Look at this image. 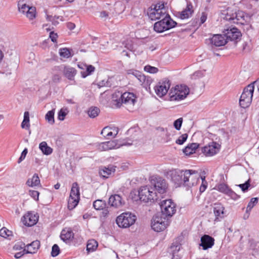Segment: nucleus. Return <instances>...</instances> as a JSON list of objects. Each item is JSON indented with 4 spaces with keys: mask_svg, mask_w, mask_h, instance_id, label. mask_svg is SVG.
<instances>
[{
    "mask_svg": "<svg viewBox=\"0 0 259 259\" xmlns=\"http://www.w3.org/2000/svg\"><path fill=\"white\" fill-rule=\"evenodd\" d=\"M242 50L245 52H249L250 50L248 44L246 42H244L242 44Z\"/></svg>",
    "mask_w": 259,
    "mask_h": 259,
    "instance_id": "nucleus-64",
    "label": "nucleus"
},
{
    "mask_svg": "<svg viewBox=\"0 0 259 259\" xmlns=\"http://www.w3.org/2000/svg\"><path fill=\"white\" fill-rule=\"evenodd\" d=\"M150 183L154 191L156 190L160 194H163L166 192L167 184L165 180L162 178L152 176L150 179Z\"/></svg>",
    "mask_w": 259,
    "mask_h": 259,
    "instance_id": "nucleus-12",
    "label": "nucleus"
},
{
    "mask_svg": "<svg viewBox=\"0 0 259 259\" xmlns=\"http://www.w3.org/2000/svg\"><path fill=\"white\" fill-rule=\"evenodd\" d=\"M137 217L133 213L129 212H123L118 216L116 222L117 225L123 228H128L135 223Z\"/></svg>",
    "mask_w": 259,
    "mask_h": 259,
    "instance_id": "nucleus-5",
    "label": "nucleus"
},
{
    "mask_svg": "<svg viewBox=\"0 0 259 259\" xmlns=\"http://www.w3.org/2000/svg\"><path fill=\"white\" fill-rule=\"evenodd\" d=\"M222 15L223 18L228 21H232L233 23L244 25L250 22V16L241 11H238L233 13L231 8L228 9L223 11Z\"/></svg>",
    "mask_w": 259,
    "mask_h": 259,
    "instance_id": "nucleus-2",
    "label": "nucleus"
},
{
    "mask_svg": "<svg viewBox=\"0 0 259 259\" xmlns=\"http://www.w3.org/2000/svg\"><path fill=\"white\" fill-rule=\"evenodd\" d=\"M168 225V219L162 217V214H156L151 220V227L154 231L157 232L165 230Z\"/></svg>",
    "mask_w": 259,
    "mask_h": 259,
    "instance_id": "nucleus-8",
    "label": "nucleus"
},
{
    "mask_svg": "<svg viewBox=\"0 0 259 259\" xmlns=\"http://www.w3.org/2000/svg\"><path fill=\"white\" fill-rule=\"evenodd\" d=\"M258 198H252L250 199L247 207H246V212H249L251 211V209L257 203Z\"/></svg>",
    "mask_w": 259,
    "mask_h": 259,
    "instance_id": "nucleus-47",
    "label": "nucleus"
},
{
    "mask_svg": "<svg viewBox=\"0 0 259 259\" xmlns=\"http://www.w3.org/2000/svg\"><path fill=\"white\" fill-rule=\"evenodd\" d=\"M186 173V170H181L179 169H171L168 170L165 172V176L167 178L170 179L175 186L176 184H179L181 182L180 178L185 177Z\"/></svg>",
    "mask_w": 259,
    "mask_h": 259,
    "instance_id": "nucleus-15",
    "label": "nucleus"
},
{
    "mask_svg": "<svg viewBox=\"0 0 259 259\" xmlns=\"http://www.w3.org/2000/svg\"><path fill=\"white\" fill-rule=\"evenodd\" d=\"M249 186V180H248L244 184H239L238 185V187H239L243 192H245L246 190H247Z\"/></svg>",
    "mask_w": 259,
    "mask_h": 259,
    "instance_id": "nucleus-59",
    "label": "nucleus"
},
{
    "mask_svg": "<svg viewBox=\"0 0 259 259\" xmlns=\"http://www.w3.org/2000/svg\"><path fill=\"white\" fill-rule=\"evenodd\" d=\"M25 15L30 21H32L31 23L33 24V21L36 17V11L35 7L31 6L29 9H28V11Z\"/></svg>",
    "mask_w": 259,
    "mask_h": 259,
    "instance_id": "nucleus-32",
    "label": "nucleus"
},
{
    "mask_svg": "<svg viewBox=\"0 0 259 259\" xmlns=\"http://www.w3.org/2000/svg\"><path fill=\"white\" fill-rule=\"evenodd\" d=\"M125 203L124 200L118 194L111 195L109 198V204L112 207L120 208Z\"/></svg>",
    "mask_w": 259,
    "mask_h": 259,
    "instance_id": "nucleus-19",
    "label": "nucleus"
},
{
    "mask_svg": "<svg viewBox=\"0 0 259 259\" xmlns=\"http://www.w3.org/2000/svg\"><path fill=\"white\" fill-rule=\"evenodd\" d=\"M120 103L121 106L123 105L124 107L129 111H134L136 108L137 97L133 93L125 92L122 94Z\"/></svg>",
    "mask_w": 259,
    "mask_h": 259,
    "instance_id": "nucleus-9",
    "label": "nucleus"
},
{
    "mask_svg": "<svg viewBox=\"0 0 259 259\" xmlns=\"http://www.w3.org/2000/svg\"><path fill=\"white\" fill-rule=\"evenodd\" d=\"M55 109L48 111L45 115L46 120L51 124H53L54 120Z\"/></svg>",
    "mask_w": 259,
    "mask_h": 259,
    "instance_id": "nucleus-40",
    "label": "nucleus"
},
{
    "mask_svg": "<svg viewBox=\"0 0 259 259\" xmlns=\"http://www.w3.org/2000/svg\"><path fill=\"white\" fill-rule=\"evenodd\" d=\"M39 148L42 153L46 155H49L53 152V149L49 146L46 142L43 141L39 145Z\"/></svg>",
    "mask_w": 259,
    "mask_h": 259,
    "instance_id": "nucleus-30",
    "label": "nucleus"
},
{
    "mask_svg": "<svg viewBox=\"0 0 259 259\" xmlns=\"http://www.w3.org/2000/svg\"><path fill=\"white\" fill-rule=\"evenodd\" d=\"M109 150L117 149L119 148L122 144L116 140H113L106 142Z\"/></svg>",
    "mask_w": 259,
    "mask_h": 259,
    "instance_id": "nucleus-44",
    "label": "nucleus"
},
{
    "mask_svg": "<svg viewBox=\"0 0 259 259\" xmlns=\"http://www.w3.org/2000/svg\"><path fill=\"white\" fill-rule=\"evenodd\" d=\"M71 52V50L66 48H60L59 50L60 56L64 58H69L71 57L73 55Z\"/></svg>",
    "mask_w": 259,
    "mask_h": 259,
    "instance_id": "nucleus-35",
    "label": "nucleus"
},
{
    "mask_svg": "<svg viewBox=\"0 0 259 259\" xmlns=\"http://www.w3.org/2000/svg\"><path fill=\"white\" fill-rule=\"evenodd\" d=\"M80 199L79 188L77 183L72 184L70 196L68 200V208L71 210L78 204Z\"/></svg>",
    "mask_w": 259,
    "mask_h": 259,
    "instance_id": "nucleus-10",
    "label": "nucleus"
},
{
    "mask_svg": "<svg viewBox=\"0 0 259 259\" xmlns=\"http://www.w3.org/2000/svg\"><path fill=\"white\" fill-rule=\"evenodd\" d=\"M60 253V248L57 244H54L52 249L51 255L53 257L57 256Z\"/></svg>",
    "mask_w": 259,
    "mask_h": 259,
    "instance_id": "nucleus-52",
    "label": "nucleus"
},
{
    "mask_svg": "<svg viewBox=\"0 0 259 259\" xmlns=\"http://www.w3.org/2000/svg\"><path fill=\"white\" fill-rule=\"evenodd\" d=\"M188 138L187 134H184L179 137L176 140V143L179 145H182L186 141Z\"/></svg>",
    "mask_w": 259,
    "mask_h": 259,
    "instance_id": "nucleus-50",
    "label": "nucleus"
},
{
    "mask_svg": "<svg viewBox=\"0 0 259 259\" xmlns=\"http://www.w3.org/2000/svg\"><path fill=\"white\" fill-rule=\"evenodd\" d=\"M98 246V242L95 240H89L87 244V250L89 252H93L96 250Z\"/></svg>",
    "mask_w": 259,
    "mask_h": 259,
    "instance_id": "nucleus-34",
    "label": "nucleus"
},
{
    "mask_svg": "<svg viewBox=\"0 0 259 259\" xmlns=\"http://www.w3.org/2000/svg\"><path fill=\"white\" fill-rule=\"evenodd\" d=\"M205 70H199L195 71L191 76V78L194 79H197L203 77L205 76Z\"/></svg>",
    "mask_w": 259,
    "mask_h": 259,
    "instance_id": "nucleus-46",
    "label": "nucleus"
},
{
    "mask_svg": "<svg viewBox=\"0 0 259 259\" xmlns=\"http://www.w3.org/2000/svg\"><path fill=\"white\" fill-rule=\"evenodd\" d=\"M210 42L215 47L224 46L227 42V39L224 35L214 34L209 39Z\"/></svg>",
    "mask_w": 259,
    "mask_h": 259,
    "instance_id": "nucleus-21",
    "label": "nucleus"
},
{
    "mask_svg": "<svg viewBox=\"0 0 259 259\" xmlns=\"http://www.w3.org/2000/svg\"><path fill=\"white\" fill-rule=\"evenodd\" d=\"M254 86L250 84L244 88L240 96L239 103L241 107H248L252 101Z\"/></svg>",
    "mask_w": 259,
    "mask_h": 259,
    "instance_id": "nucleus-6",
    "label": "nucleus"
},
{
    "mask_svg": "<svg viewBox=\"0 0 259 259\" xmlns=\"http://www.w3.org/2000/svg\"><path fill=\"white\" fill-rule=\"evenodd\" d=\"M21 126L22 128L26 130L30 127L29 113L28 111H25L24 113V119Z\"/></svg>",
    "mask_w": 259,
    "mask_h": 259,
    "instance_id": "nucleus-37",
    "label": "nucleus"
},
{
    "mask_svg": "<svg viewBox=\"0 0 259 259\" xmlns=\"http://www.w3.org/2000/svg\"><path fill=\"white\" fill-rule=\"evenodd\" d=\"M40 243L38 241H33L30 244L26 245V252L27 253H34L39 248Z\"/></svg>",
    "mask_w": 259,
    "mask_h": 259,
    "instance_id": "nucleus-28",
    "label": "nucleus"
},
{
    "mask_svg": "<svg viewBox=\"0 0 259 259\" xmlns=\"http://www.w3.org/2000/svg\"><path fill=\"white\" fill-rule=\"evenodd\" d=\"M49 36L53 42H57V39L58 36L57 33H55L53 31H52L50 33Z\"/></svg>",
    "mask_w": 259,
    "mask_h": 259,
    "instance_id": "nucleus-61",
    "label": "nucleus"
},
{
    "mask_svg": "<svg viewBox=\"0 0 259 259\" xmlns=\"http://www.w3.org/2000/svg\"><path fill=\"white\" fill-rule=\"evenodd\" d=\"M68 113L67 109L62 108L58 112V118L59 120L63 121L64 120L66 115Z\"/></svg>",
    "mask_w": 259,
    "mask_h": 259,
    "instance_id": "nucleus-48",
    "label": "nucleus"
},
{
    "mask_svg": "<svg viewBox=\"0 0 259 259\" xmlns=\"http://www.w3.org/2000/svg\"><path fill=\"white\" fill-rule=\"evenodd\" d=\"M162 214L166 217L172 216L176 211V205L171 199H166L160 202Z\"/></svg>",
    "mask_w": 259,
    "mask_h": 259,
    "instance_id": "nucleus-11",
    "label": "nucleus"
},
{
    "mask_svg": "<svg viewBox=\"0 0 259 259\" xmlns=\"http://www.w3.org/2000/svg\"><path fill=\"white\" fill-rule=\"evenodd\" d=\"M118 133V128L116 127L106 126L101 131V135L107 139L114 138Z\"/></svg>",
    "mask_w": 259,
    "mask_h": 259,
    "instance_id": "nucleus-20",
    "label": "nucleus"
},
{
    "mask_svg": "<svg viewBox=\"0 0 259 259\" xmlns=\"http://www.w3.org/2000/svg\"><path fill=\"white\" fill-rule=\"evenodd\" d=\"M215 221H219L225 216V207L221 203H215L213 206Z\"/></svg>",
    "mask_w": 259,
    "mask_h": 259,
    "instance_id": "nucleus-23",
    "label": "nucleus"
},
{
    "mask_svg": "<svg viewBox=\"0 0 259 259\" xmlns=\"http://www.w3.org/2000/svg\"><path fill=\"white\" fill-rule=\"evenodd\" d=\"M27 152H28L27 149L25 148L23 150V151H22V152L21 153V156L18 160V163H20V162H21L25 158L27 154Z\"/></svg>",
    "mask_w": 259,
    "mask_h": 259,
    "instance_id": "nucleus-60",
    "label": "nucleus"
},
{
    "mask_svg": "<svg viewBox=\"0 0 259 259\" xmlns=\"http://www.w3.org/2000/svg\"><path fill=\"white\" fill-rule=\"evenodd\" d=\"M31 7V6H29L23 2H19L18 3L19 11L23 14H25L28 11V9H29Z\"/></svg>",
    "mask_w": 259,
    "mask_h": 259,
    "instance_id": "nucleus-45",
    "label": "nucleus"
},
{
    "mask_svg": "<svg viewBox=\"0 0 259 259\" xmlns=\"http://www.w3.org/2000/svg\"><path fill=\"white\" fill-rule=\"evenodd\" d=\"M26 184L31 187H34L40 185V182L37 174H35L31 178L27 180Z\"/></svg>",
    "mask_w": 259,
    "mask_h": 259,
    "instance_id": "nucleus-29",
    "label": "nucleus"
},
{
    "mask_svg": "<svg viewBox=\"0 0 259 259\" xmlns=\"http://www.w3.org/2000/svg\"><path fill=\"white\" fill-rule=\"evenodd\" d=\"M199 177L200 175L198 172L193 170H186L185 177L186 181L185 187L189 188L196 185L199 181Z\"/></svg>",
    "mask_w": 259,
    "mask_h": 259,
    "instance_id": "nucleus-13",
    "label": "nucleus"
},
{
    "mask_svg": "<svg viewBox=\"0 0 259 259\" xmlns=\"http://www.w3.org/2000/svg\"><path fill=\"white\" fill-rule=\"evenodd\" d=\"M38 220V216L34 212L29 211L25 213L21 219L25 226L31 227L36 224Z\"/></svg>",
    "mask_w": 259,
    "mask_h": 259,
    "instance_id": "nucleus-17",
    "label": "nucleus"
},
{
    "mask_svg": "<svg viewBox=\"0 0 259 259\" xmlns=\"http://www.w3.org/2000/svg\"><path fill=\"white\" fill-rule=\"evenodd\" d=\"M93 206L96 210H102L105 207L106 203L102 200H96L94 202Z\"/></svg>",
    "mask_w": 259,
    "mask_h": 259,
    "instance_id": "nucleus-43",
    "label": "nucleus"
},
{
    "mask_svg": "<svg viewBox=\"0 0 259 259\" xmlns=\"http://www.w3.org/2000/svg\"><path fill=\"white\" fill-rule=\"evenodd\" d=\"M202 184L200 187L199 190L201 193L203 192L207 187V182L205 180V177H201Z\"/></svg>",
    "mask_w": 259,
    "mask_h": 259,
    "instance_id": "nucleus-57",
    "label": "nucleus"
},
{
    "mask_svg": "<svg viewBox=\"0 0 259 259\" xmlns=\"http://www.w3.org/2000/svg\"><path fill=\"white\" fill-rule=\"evenodd\" d=\"M181 248V246L179 244H173L170 247L171 251L172 252V253H175V254H178V252L180 250Z\"/></svg>",
    "mask_w": 259,
    "mask_h": 259,
    "instance_id": "nucleus-53",
    "label": "nucleus"
},
{
    "mask_svg": "<svg viewBox=\"0 0 259 259\" xmlns=\"http://www.w3.org/2000/svg\"><path fill=\"white\" fill-rule=\"evenodd\" d=\"M214 189L226 195L230 189L228 185L224 183H221L216 185Z\"/></svg>",
    "mask_w": 259,
    "mask_h": 259,
    "instance_id": "nucleus-38",
    "label": "nucleus"
},
{
    "mask_svg": "<svg viewBox=\"0 0 259 259\" xmlns=\"http://www.w3.org/2000/svg\"><path fill=\"white\" fill-rule=\"evenodd\" d=\"M27 253L26 252V249L24 248L23 250H22L21 251H20L19 252H17L15 253L14 256L16 258H20L21 257H22L23 255Z\"/></svg>",
    "mask_w": 259,
    "mask_h": 259,
    "instance_id": "nucleus-63",
    "label": "nucleus"
},
{
    "mask_svg": "<svg viewBox=\"0 0 259 259\" xmlns=\"http://www.w3.org/2000/svg\"><path fill=\"white\" fill-rule=\"evenodd\" d=\"M180 179L181 180V182H180L179 184H176L175 186L176 187H185V183H186V179L185 177H181L180 178Z\"/></svg>",
    "mask_w": 259,
    "mask_h": 259,
    "instance_id": "nucleus-62",
    "label": "nucleus"
},
{
    "mask_svg": "<svg viewBox=\"0 0 259 259\" xmlns=\"http://www.w3.org/2000/svg\"><path fill=\"white\" fill-rule=\"evenodd\" d=\"M95 71V67L91 65H87L86 66L85 70L81 71L80 73L81 74V76L83 78L86 77L87 76L92 74Z\"/></svg>",
    "mask_w": 259,
    "mask_h": 259,
    "instance_id": "nucleus-41",
    "label": "nucleus"
},
{
    "mask_svg": "<svg viewBox=\"0 0 259 259\" xmlns=\"http://www.w3.org/2000/svg\"><path fill=\"white\" fill-rule=\"evenodd\" d=\"M182 122H183V118H179V119L175 120L174 123V126L175 128L177 130H180L181 128Z\"/></svg>",
    "mask_w": 259,
    "mask_h": 259,
    "instance_id": "nucleus-55",
    "label": "nucleus"
},
{
    "mask_svg": "<svg viewBox=\"0 0 259 259\" xmlns=\"http://www.w3.org/2000/svg\"><path fill=\"white\" fill-rule=\"evenodd\" d=\"M190 92L189 88L186 85H177L171 88L168 93L170 101H180L184 100Z\"/></svg>",
    "mask_w": 259,
    "mask_h": 259,
    "instance_id": "nucleus-3",
    "label": "nucleus"
},
{
    "mask_svg": "<svg viewBox=\"0 0 259 259\" xmlns=\"http://www.w3.org/2000/svg\"><path fill=\"white\" fill-rule=\"evenodd\" d=\"M214 239L211 236L204 235L201 238L200 246H202L203 250H206L211 248L214 245Z\"/></svg>",
    "mask_w": 259,
    "mask_h": 259,
    "instance_id": "nucleus-22",
    "label": "nucleus"
},
{
    "mask_svg": "<svg viewBox=\"0 0 259 259\" xmlns=\"http://www.w3.org/2000/svg\"><path fill=\"white\" fill-rule=\"evenodd\" d=\"M46 19L48 21L51 22L53 25H57L60 21H64V18L61 16H53L46 13Z\"/></svg>",
    "mask_w": 259,
    "mask_h": 259,
    "instance_id": "nucleus-27",
    "label": "nucleus"
},
{
    "mask_svg": "<svg viewBox=\"0 0 259 259\" xmlns=\"http://www.w3.org/2000/svg\"><path fill=\"white\" fill-rule=\"evenodd\" d=\"M115 166L109 165L108 167H103L100 169L99 174L103 178H107L114 173Z\"/></svg>",
    "mask_w": 259,
    "mask_h": 259,
    "instance_id": "nucleus-25",
    "label": "nucleus"
},
{
    "mask_svg": "<svg viewBox=\"0 0 259 259\" xmlns=\"http://www.w3.org/2000/svg\"><path fill=\"white\" fill-rule=\"evenodd\" d=\"M149 18L153 21L160 19L168 16L164 4L158 3L153 5L148 10Z\"/></svg>",
    "mask_w": 259,
    "mask_h": 259,
    "instance_id": "nucleus-4",
    "label": "nucleus"
},
{
    "mask_svg": "<svg viewBox=\"0 0 259 259\" xmlns=\"http://www.w3.org/2000/svg\"><path fill=\"white\" fill-rule=\"evenodd\" d=\"M176 24L168 15L156 22L154 25V29L155 31L161 33L173 28Z\"/></svg>",
    "mask_w": 259,
    "mask_h": 259,
    "instance_id": "nucleus-7",
    "label": "nucleus"
},
{
    "mask_svg": "<svg viewBox=\"0 0 259 259\" xmlns=\"http://www.w3.org/2000/svg\"><path fill=\"white\" fill-rule=\"evenodd\" d=\"M198 147V144L197 143H192L188 145L184 150L183 152L186 155H190L195 152L196 150Z\"/></svg>",
    "mask_w": 259,
    "mask_h": 259,
    "instance_id": "nucleus-31",
    "label": "nucleus"
},
{
    "mask_svg": "<svg viewBox=\"0 0 259 259\" xmlns=\"http://www.w3.org/2000/svg\"><path fill=\"white\" fill-rule=\"evenodd\" d=\"M13 248L16 250H19L21 249L23 250L24 248H26V246H25L24 243L22 242H19L15 244Z\"/></svg>",
    "mask_w": 259,
    "mask_h": 259,
    "instance_id": "nucleus-54",
    "label": "nucleus"
},
{
    "mask_svg": "<svg viewBox=\"0 0 259 259\" xmlns=\"http://www.w3.org/2000/svg\"><path fill=\"white\" fill-rule=\"evenodd\" d=\"M100 109L97 107H90L88 111V114L91 118H95L97 117L99 113Z\"/></svg>",
    "mask_w": 259,
    "mask_h": 259,
    "instance_id": "nucleus-39",
    "label": "nucleus"
},
{
    "mask_svg": "<svg viewBox=\"0 0 259 259\" xmlns=\"http://www.w3.org/2000/svg\"><path fill=\"white\" fill-rule=\"evenodd\" d=\"M96 147L100 151L109 150L106 142L97 144Z\"/></svg>",
    "mask_w": 259,
    "mask_h": 259,
    "instance_id": "nucleus-49",
    "label": "nucleus"
},
{
    "mask_svg": "<svg viewBox=\"0 0 259 259\" xmlns=\"http://www.w3.org/2000/svg\"><path fill=\"white\" fill-rule=\"evenodd\" d=\"M122 98V94L120 92H116L112 95V100L115 102L117 107L121 106V101Z\"/></svg>",
    "mask_w": 259,
    "mask_h": 259,
    "instance_id": "nucleus-36",
    "label": "nucleus"
},
{
    "mask_svg": "<svg viewBox=\"0 0 259 259\" xmlns=\"http://www.w3.org/2000/svg\"><path fill=\"white\" fill-rule=\"evenodd\" d=\"M144 70L150 73H155L158 72V68L150 65H146L144 67Z\"/></svg>",
    "mask_w": 259,
    "mask_h": 259,
    "instance_id": "nucleus-51",
    "label": "nucleus"
},
{
    "mask_svg": "<svg viewBox=\"0 0 259 259\" xmlns=\"http://www.w3.org/2000/svg\"><path fill=\"white\" fill-rule=\"evenodd\" d=\"M224 35L227 40L231 41L240 39L241 36L240 31L235 27H230L224 31Z\"/></svg>",
    "mask_w": 259,
    "mask_h": 259,
    "instance_id": "nucleus-18",
    "label": "nucleus"
},
{
    "mask_svg": "<svg viewBox=\"0 0 259 259\" xmlns=\"http://www.w3.org/2000/svg\"><path fill=\"white\" fill-rule=\"evenodd\" d=\"M74 234L70 228L63 229L60 235L61 239L64 242H67L73 238Z\"/></svg>",
    "mask_w": 259,
    "mask_h": 259,
    "instance_id": "nucleus-26",
    "label": "nucleus"
},
{
    "mask_svg": "<svg viewBox=\"0 0 259 259\" xmlns=\"http://www.w3.org/2000/svg\"><path fill=\"white\" fill-rule=\"evenodd\" d=\"M227 195L234 200H236L239 198V196L238 195L233 191H232L231 189L227 194Z\"/></svg>",
    "mask_w": 259,
    "mask_h": 259,
    "instance_id": "nucleus-56",
    "label": "nucleus"
},
{
    "mask_svg": "<svg viewBox=\"0 0 259 259\" xmlns=\"http://www.w3.org/2000/svg\"><path fill=\"white\" fill-rule=\"evenodd\" d=\"M132 198L137 201L138 199L145 203H153L158 199V196L154 188L150 186L146 185L141 187L138 190V196L136 194L131 193Z\"/></svg>",
    "mask_w": 259,
    "mask_h": 259,
    "instance_id": "nucleus-1",
    "label": "nucleus"
},
{
    "mask_svg": "<svg viewBox=\"0 0 259 259\" xmlns=\"http://www.w3.org/2000/svg\"><path fill=\"white\" fill-rule=\"evenodd\" d=\"M29 194L30 196L33 198L35 200H38V197H39V192L35 190H30L29 191Z\"/></svg>",
    "mask_w": 259,
    "mask_h": 259,
    "instance_id": "nucleus-58",
    "label": "nucleus"
},
{
    "mask_svg": "<svg viewBox=\"0 0 259 259\" xmlns=\"http://www.w3.org/2000/svg\"><path fill=\"white\" fill-rule=\"evenodd\" d=\"M65 76L69 79L72 80L76 74V70L72 67H65L64 70Z\"/></svg>",
    "mask_w": 259,
    "mask_h": 259,
    "instance_id": "nucleus-33",
    "label": "nucleus"
},
{
    "mask_svg": "<svg viewBox=\"0 0 259 259\" xmlns=\"http://www.w3.org/2000/svg\"><path fill=\"white\" fill-rule=\"evenodd\" d=\"M0 236L2 237L8 238L10 239L11 237L13 236V233L6 228L3 227L0 230Z\"/></svg>",
    "mask_w": 259,
    "mask_h": 259,
    "instance_id": "nucleus-42",
    "label": "nucleus"
},
{
    "mask_svg": "<svg viewBox=\"0 0 259 259\" xmlns=\"http://www.w3.org/2000/svg\"><path fill=\"white\" fill-rule=\"evenodd\" d=\"M221 145L215 142H212L202 148V153L206 156H212L217 154L220 150Z\"/></svg>",
    "mask_w": 259,
    "mask_h": 259,
    "instance_id": "nucleus-16",
    "label": "nucleus"
},
{
    "mask_svg": "<svg viewBox=\"0 0 259 259\" xmlns=\"http://www.w3.org/2000/svg\"><path fill=\"white\" fill-rule=\"evenodd\" d=\"M194 12L193 7L190 3H187L186 8L179 14V17L182 19H188L192 16Z\"/></svg>",
    "mask_w": 259,
    "mask_h": 259,
    "instance_id": "nucleus-24",
    "label": "nucleus"
},
{
    "mask_svg": "<svg viewBox=\"0 0 259 259\" xmlns=\"http://www.w3.org/2000/svg\"><path fill=\"white\" fill-rule=\"evenodd\" d=\"M170 86V82L167 78L160 81L155 87L154 91L156 94L159 97L165 95Z\"/></svg>",
    "mask_w": 259,
    "mask_h": 259,
    "instance_id": "nucleus-14",
    "label": "nucleus"
}]
</instances>
